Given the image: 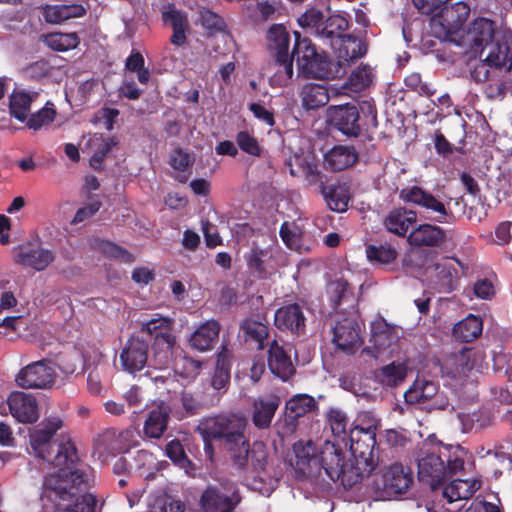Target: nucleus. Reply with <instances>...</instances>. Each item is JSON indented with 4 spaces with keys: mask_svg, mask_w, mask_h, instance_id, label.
<instances>
[{
    "mask_svg": "<svg viewBox=\"0 0 512 512\" xmlns=\"http://www.w3.org/2000/svg\"><path fill=\"white\" fill-rule=\"evenodd\" d=\"M91 485L86 469H58L44 477L41 500L50 503L54 512H95L97 498L88 492Z\"/></svg>",
    "mask_w": 512,
    "mask_h": 512,
    "instance_id": "obj_2",
    "label": "nucleus"
},
{
    "mask_svg": "<svg viewBox=\"0 0 512 512\" xmlns=\"http://www.w3.org/2000/svg\"><path fill=\"white\" fill-rule=\"evenodd\" d=\"M359 153L354 146L335 145L324 155V166L331 171H343L354 166Z\"/></svg>",
    "mask_w": 512,
    "mask_h": 512,
    "instance_id": "obj_31",
    "label": "nucleus"
},
{
    "mask_svg": "<svg viewBox=\"0 0 512 512\" xmlns=\"http://www.w3.org/2000/svg\"><path fill=\"white\" fill-rule=\"evenodd\" d=\"M425 273L428 286L438 293H451L459 285L458 270L448 261L428 266Z\"/></svg>",
    "mask_w": 512,
    "mask_h": 512,
    "instance_id": "obj_20",
    "label": "nucleus"
},
{
    "mask_svg": "<svg viewBox=\"0 0 512 512\" xmlns=\"http://www.w3.org/2000/svg\"><path fill=\"white\" fill-rule=\"evenodd\" d=\"M173 324L172 318L160 314H155L141 324L140 332L148 336L149 342L152 341L149 366L154 369L168 368L173 360V348L176 344Z\"/></svg>",
    "mask_w": 512,
    "mask_h": 512,
    "instance_id": "obj_5",
    "label": "nucleus"
},
{
    "mask_svg": "<svg viewBox=\"0 0 512 512\" xmlns=\"http://www.w3.org/2000/svg\"><path fill=\"white\" fill-rule=\"evenodd\" d=\"M300 177H303L309 185H315L321 182L322 174L313 157L310 158L309 162L304 167Z\"/></svg>",
    "mask_w": 512,
    "mask_h": 512,
    "instance_id": "obj_64",
    "label": "nucleus"
},
{
    "mask_svg": "<svg viewBox=\"0 0 512 512\" xmlns=\"http://www.w3.org/2000/svg\"><path fill=\"white\" fill-rule=\"evenodd\" d=\"M318 409L314 397L308 394H297L285 403V420L289 425H295L297 420Z\"/></svg>",
    "mask_w": 512,
    "mask_h": 512,
    "instance_id": "obj_33",
    "label": "nucleus"
},
{
    "mask_svg": "<svg viewBox=\"0 0 512 512\" xmlns=\"http://www.w3.org/2000/svg\"><path fill=\"white\" fill-rule=\"evenodd\" d=\"M103 252L108 257L120 260L124 263L134 262V256L128 250L113 242H105L103 245Z\"/></svg>",
    "mask_w": 512,
    "mask_h": 512,
    "instance_id": "obj_61",
    "label": "nucleus"
},
{
    "mask_svg": "<svg viewBox=\"0 0 512 512\" xmlns=\"http://www.w3.org/2000/svg\"><path fill=\"white\" fill-rule=\"evenodd\" d=\"M235 141L239 149L244 153L254 157L261 156L262 148L257 138L248 131H239L235 136Z\"/></svg>",
    "mask_w": 512,
    "mask_h": 512,
    "instance_id": "obj_55",
    "label": "nucleus"
},
{
    "mask_svg": "<svg viewBox=\"0 0 512 512\" xmlns=\"http://www.w3.org/2000/svg\"><path fill=\"white\" fill-rule=\"evenodd\" d=\"M383 489L388 494H404L414 482L410 467L401 463L387 466L382 473Z\"/></svg>",
    "mask_w": 512,
    "mask_h": 512,
    "instance_id": "obj_23",
    "label": "nucleus"
},
{
    "mask_svg": "<svg viewBox=\"0 0 512 512\" xmlns=\"http://www.w3.org/2000/svg\"><path fill=\"white\" fill-rule=\"evenodd\" d=\"M348 28L349 20L345 16L333 14L326 19L323 18L318 37L323 40H328L331 45L334 40L345 35Z\"/></svg>",
    "mask_w": 512,
    "mask_h": 512,
    "instance_id": "obj_41",
    "label": "nucleus"
},
{
    "mask_svg": "<svg viewBox=\"0 0 512 512\" xmlns=\"http://www.w3.org/2000/svg\"><path fill=\"white\" fill-rule=\"evenodd\" d=\"M321 193L332 211L344 212L348 208L349 195L346 188L340 185H324L321 183Z\"/></svg>",
    "mask_w": 512,
    "mask_h": 512,
    "instance_id": "obj_43",
    "label": "nucleus"
},
{
    "mask_svg": "<svg viewBox=\"0 0 512 512\" xmlns=\"http://www.w3.org/2000/svg\"><path fill=\"white\" fill-rule=\"evenodd\" d=\"M37 96L36 92L30 93L25 90H14L9 99V112L11 116L24 122L30 112L31 104Z\"/></svg>",
    "mask_w": 512,
    "mask_h": 512,
    "instance_id": "obj_42",
    "label": "nucleus"
},
{
    "mask_svg": "<svg viewBox=\"0 0 512 512\" xmlns=\"http://www.w3.org/2000/svg\"><path fill=\"white\" fill-rule=\"evenodd\" d=\"M184 503L164 494L157 496L150 505V512H184Z\"/></svg>",
    "mask_w": 512,
    "mask_h": 512,
    "instance_id": "obj_56",
    "label": "nucleus"
},
{
    "mask_svg": "<svg viewBox=\"0 0 512 512\" xmlns=\"http://www.w3.org/2000/svg\"><path fill=\"white\" fill-rule=\"evenodd\" d=\"M63 427L59 417L42 421L29 430L30 447L38 458L59 467L72 470L78 467L79 457L74 443L69 439L65 442L53 441L56 432Z\"/></svg>",
    "mask_w": 512,
    "mask_h": 512,
    "instance_id": "obj_4",
    "label": "nucleus"
},
{
    "mask_svg": "<svg viewBox=\"0 0 512 512\" xmlns=\"http://www.w3.org/2000/svg\"><path fill=\"white\" fill-rule=\"evenodd\" d=\"M125 69L136 73L137 79L141 84H147L150 79V71L145 67V59L139 51L132 50L125 61Z\"/></svg>",
    "mask_w": 512,
    "mask_h": 512,
    "instance_id": "obj_47",
    "label": "nucleus"
},
{
    "mask_svg": "<svg viewBox=\"0 0 512 512\" xmlns=\"http://www.w3.org/2000/svg\"><path fill=\"white\" fill-rule=\"evenodd\" d=\"M501 31H495V25L492 20L477 18L469 25L465 41L470 45L473 53H479L481 56L486 48L490 50V45L495 42L496 36Z\"/></svg>",
    "mask_w": 512,
    "mask_h": 512,
    "instance_id": "obj_22",
    "label": "nucleus"
},
{
    "mask_svg": "<svg viewBox=\"0 0 512 512\" xmlns=\"http://www.w3.org/2000/svg\"><path fill=\"white\" fill-rule=\"evenodd\" d=\"M385 442L396 451H401L406 448L411 440L404 430L388 429L385 431Z\"/></svg>",
    "mask_w": 512,
    "mask_h": 512,
    "instance_id": "obj_59",
    "label": "nucleus"
},
{
    "mask_svg": "<svg viewBox=\"0 0 512 512\" xmlns=\"http://www.w3.org/2000/svg\"><path fill=\"white\" fill-rule=\"evenodd\" d=\"M471 457L470 452L460 445H446L435 435H429L416 453L418 479L436 490L453 475L463 472L465 462Z\"/></svg>",
    "mask_w": 512,
    "mask_h": 512,
    "instance_id": "obj_3",
    "label": "nucleus"
},
{
    "mask_svg": "<svg viewBox=\"0 0 512 512\" xmlns=\"http://www.w3.org/2000/svg\"><path fill=\"white\" fill-rule=\"evenodd\" d=\"M483 329L480 317L469 314L466 318L456 323L453 327V337L460 342L469 343L477 339Z\"/></svg>",
    "mask_w": 512,
    "mask_h": 512,
    "instance_id": "obj_40",
    "label": "nucleus"
},
{
    "mask_svg": "<svg viewBox=\"0 0 512 512\" xmlns=\"http://www.w3.org/2000/svg\"><path fill=\"white\" fill-rule=\"evenodd\" d=\"M170 418V409L161 404L152 409L144 422L143 432L145 436L153 439H159L167 429Z\"/></svg>",
    "mask_w": 512,
    "mask_h": 512,
    "instance_id": "obj_36",
    "label": "nucleus"
},
{
    "mask_svg": "<svg viewBox=\"0 0 512 512\" xmlns=\"http://www.w3.org/2000/svg\"><path fill=\"white\" fill-rule=\"evenodd\" d=\"M366 255L371 262L389 264L397 258V251L389 244L368 245Z\"/></svg>",
    "mask_w": 512,
    "mask_h": 512,
    "instance_id": "obj_49",
    "label": "nucleus"
},
{
    "mask_svg": "<svg viewBox=\"0 0 512 512\" xmlns=\"http://www.w3.org/2000/svg\"><path fill=\"white\" fill-rule=\"evenodd\" d=\"M281 403V397L275 393L265 394L254 399L251 410L253 425L260 430L268 429Z\"/></svg>",
    "mask_w": 512,
    "mask_h": 512,
    "instance_id": "obj_24",
    "label": "nucleus"
},
{
    "mask_svg": "<svg viewBox=\"0 0 512 512\" xmlns=\"http://www.w3.org/2000/svg\"><path fill=\"white\" fill-rule=\"evenodd\" d=\"M469 14L470 7L465 2L444 5L440 12L430 19L431 35L441 41H453V37L462 30Z\"/></svg>",
    "mask_w": 512,
    "mask_h": 512,
    "instance_id": "obj_9",
    "label": "nucleus"
},
{
    "mask_svg": "<svg viewBox=\"0 0 512 512\" xmlns=\"http://www.w3.org/2000/svg\"><path fill=\"white\" fill-rule=\"evenodd\" d=\"M329 299L333 309H338L341 304L348 301L352 297V293H349V284L346 280L339 279L331 282L328 286ZM351 301L353 299H350Z\"/></svg>",
    "mask_w": 512,
    "mask_h": 512,
    "instance_id": "obj_50",
    "label": "nucleus"
},
{
    "mask_svg": "<svg viewBox=\"0 0 512 512\" xmlns=\"http://www.w3.org/2000/svg\"><path fill=\"white\" fill-rule=\"evenodd\" d=\"M169 164L172 168L180 174H178L175 179L180 183H186L188 181L189 175L184 174L186 170L193 164V160L188 153H186L182 148H176L173 150Z\"/></svg>",
    "mask_w": 512,
    "mask_h": 512,
    "instance_id": "obj_48",
    "label": "nucleus"
},
{
    "mask_svg": "<svg viewBox=\"0 0 512 512\" xmlns=\"http://www.w3.org/2000/svg\"><path fill=\"white\" fill-rule=\"evenodd\" d=\"M318 450L319 447L312 440H299L294 443L295 472L298 478L319 476Z\"/></svg>",
    "mask_w": 512,
    "mask_h": 512,
    "instance_id": "obj_21",
    "label": "nucleus"
},
{
    "mask_svg": "<svg viewBox=\"0 0 512 512\" xmlns=\"http://www.w3.org/2000/svg\"><path fill=\"white\" fill-rule=\"evenodd\" d=\"M408 368L404 362H391L381 368V380L385 385L397 386L407 376Z\"/></svg>",
    "mask_w": 512,
    "mask_h": 512,
    "instance_id": "obj_46",
    "label": "nucleus"
},
{
    "mask_svg": "<svg viewBox=\"0 0 512 512\" xmlns=\"http://www.w3.org/2000/svg\"><path fill=\"white\" fill-rule=\"evenodd\" d=\"M318 463L319 476L323 470L332 481H339L346 489L360 483L350 460L345 457V451L335 442L327 440L319 446Z\"/></svg>",
    "mask_w": 512,
    "mask_h": 512,
    "instance_id": "obj_8",
    "label": "nucleus"
},
{
    "mask_svg": "<svg viewBox=\"0 0 512 512\" xmlns=\"http://www.w3.org/2000/svg\"><path fill=\"white\" fill-rule=\"evenodd\" d=\"M101 206H102V203L100 201L96 200V201H93V202L79 208L76 211V213L70 223L72 225H77L79 223L84 222L85 220L94 216L100 210Z\"/></svg>",
    "mask_w": 512,
    "mask_h": 512,
    "instance_id": "obj_63",
    "label": "nucleus"
},
{
    "mask_svg": "<svg viewBox=\"0 0 512 512\" xmlns=\"http://www.w3.org/2000/svg\"><path fill=\"white\" fill-rule=\"evenodd\" d=\"M240 330L245 342L254 343L258 350L265 348L269 329L264 322L249 317L241 322Z\"/></svg>",
    "mask_w": 512,
    "mask_h": 512,
    "instance_id": "obj_38",
    "label": "nucleus"
},
{
    "mask_svg": "<svg viewBox=\"0 0 512 512\" xmlns=\"http://www.w3.org/2000/svg\"><path fill=\"white\" fill-rule=\"evenodd\" d=\"M220 333V324L216 320H208L191 335V347L201 352L211 350L217 343Z\"/></svg>",
    "mask_w": 512,
    "mask_h": 512,
    "instance_id": "obj_35",
    "label": "nucleus"
},
{
    "mask_svg": "<svg viewBox=\"0 0 512 512\" xmlns=\"http://www.w3.org/2000/svg\"><path fill=\"white\" fill-rule=\"evenodd\" d=\"M478 479H455L443 489V496L449 503L470 499L481 487Z\"/></svg>",
    "mask_w": 512,
    "mask_h": 512,
    "instance_id": "obj_37",
    "label": "nucleus"
},
{
    "mask_svg": "<svg viewBox=\"0 0 512 512\" xmlns=\"http://www.w3.org/2000/svg\"><path fill=\"white\" fill-rule=\"evenodd\" d=\"M86 8L79 3L46 5L43 8V17L47 23L61 24L72 18L83 17Z\"/></svg>",
    "mask_w": 512,
    "mask_h": 512,
    "instance_id": "obj_34",
    "label": "nucleus"
},
{
    "mask_svg": "<svg viewBox=\"0 0 512 512\" xmlns=\"http://www.w3.org/2000/svg\"><path fill=\"white\" fill-rule=\"evenodd\" d=\"M271 257L269 250L253 247L246 258L247 266L259 278H265L267 275L266 263Z\"/></svg>",
    "mask_w": 512,
    "mask_h": 512,
    "instance_id": "obj_45",
    "label": "nucleus"
},
{
    "mask_svg": "<svg viewBox=\"0 0 512 512\" xmlns=\"http://www.w3.org/2000/svg\"><path fill=\"white\" fill-rule=\"evenodd\" d=\"M55 376L54 369L41 360L22 368L16 375L15 381L24 389H46L54 384Z\"/></svg>",
    "mask_w": 512,
    "mask_h": 512,
    "instance_id": "obj_18",
    "label": "nucleus"
},
{
    "mask_svg": "<svg viewBox=\"0 0 512 512\" xmlns=\"http://www.w3.org/2000/svg\"><path fill=\"white\" fill-rule=\"evenodd\" d=\"M132 437L129 430L107 428L93 438V455L104 463L110 456L127 452L132 446Z\"/></svg>",
    "mask_w": 512,
    "mask_h": 512,
    "instance_id": "obj_13",
    "label": "nucleus"
},
{
    "mask_svg": "<svg viewBox=\"0 0 512 512\" xmlns=\"http://www.w3.org/2000/svg\"><path fill=\"white\" fill-rule=\"evenodd\" d=\"M404 397L409 404H423L429 412L445 410L449 406V399L443 391H439L438 384L425 378L417 377Z\"/></svg>",
    "mask_w": 512,
    "mask_h": 512,
    "instance_id": "obj_11",
    "label": "nucleus"
},
{
    "mask_svg": "<svg viewBox=\"0 0 512 512\" xmlns=\"http://www.w3.org/2000/svg\"><path fill=\"white\" fill-rule=\"evenodd\" d=\"M399 198L408 204L418 206L433 216L428 219L438 223H448V217L452 212L439 198L421 186L413 185L402 188Z\"/></svg>",
    "mask_w": 512,
    "mask_h": 512,
    "instance_id": "obj_10",
    "label": "nucleus"
},
{
    "mask_svg": "<svg viewBox=\"0 0 512 512\" xmlns=\"http://www.w3.org/2000/svg\"><path fill=\"white\" fill-rule=\"evenodd\" d=\"M245 426V421L235 415H219L206 422L204 433L222 441L233 468L252 478L254 490L269 491L279 482L281 471L275 468L264 442L250 444L245 436Z\"/></svg>",
    "mask_w": 512,
    "mask_h": 512,
    "instance_id": "obj_1",
    "label": "nucleus"
},
{
    "mask_svg": "<svg viewBox=\"0 0 512 512\" xmlns=\"http://www.w3.org/2000/svg\"><path fill=\"white\" fill-rule=\"evenodd\" d=\"M293 62L298 73L305 78L330 79L337 74L335 64L325 52H318L316 46L307 37L294 32Z\"/></svg>",
    "mask_w": 512,
    "mask_h": 512,
    "instance_id": "obj_6",
    "label": "nucleus"
},
{
    "mask_svg": "<svg viewBox=\"0 0 512 512\" xmlns=\"http://www.w3.org/2000/svg\"><path fill=\"white\" fill-rule=\"evenodd\" d=\"M55 259L53 251L34 247L32 245H23L19 247L16 255V262L20 265L31 267L36 271L45 270Z\"/></svg>",
    "mask_w": 512,
    "mask_h": 512,
    "instance_id": "obj_29",
    "label": "nucleus"
},
{
    "mask_svg": "<svg viewBox=\"0 0 512 512\" xmlns=\"http://www.w3.org/2000/svg\"><path fill=\"white\" fill-rule=\"evenodd\" d=\"M417 221V213L404 207L394 208L384 220L386 229L400 237H405L409 228Z\"/></svg>",
    "mask_w": 512,
    "mask_h": 512,
    "instance_id": "obj_32",
    "label": "nucleus"
},
{
    "mask_svg": "<svg viewBox=\"0 0 512 512\" xmlns=\"http://www.w3.org/2000/svg\"><path fill=\"white\" fill-rule=\"evenodd\" d=\"M51 65L47 60H37L24 68V74L30 79H41L51 72Z\"/></svg>",
    "mask_w": 512,
    "mask_h": 512,
    "instance_id": "obj_60",
    "label": "nucleus"
},
{
    "mask_svg": "<svg viewBox=\"0 0 512 512\" xmlns=\"http://www.w3.org/2000/svg\"><path fill=\"white\" fill-rule=\"evenodd\" d=\"M149 349V340L138 335L129 337L119 354L122 370L130 374L141 371L150 362Z\"/></svg>",
    "mask_w": 512,
    "mask_h": 512,
    "instance_id": "obj_17",
    "label": "nucleus"
},
{
    "mask_svg": "<svg viewBox=\"0 0 512 512\" xmlns=\"http://www.w3.org/2000/svg\"><path fill=\"white\" fill-rule=\"evenodd\" d=\"M323 18V13L320 10L316 8H310L299 17L298 23L303 28L314 30L315 35L318 36L320 31V24H322Z\"/></svg>",
    "mask_w": 512,
    "mask_h": 512,
    "instance_id": "obj_58",
    "label": "nucleus"
},
{
    "mask_svg": "<svg viewBox=\"0 0 512 512\" xmlns=\"http://www.w3.org/2000/svg\"><path fill=\"white\" fill-rule=\"evenodd\" d=\"M310 156L301 154H294L287 158L285 166L289 169V172L294 177H300L303 173V169L310 160Z\"/></svg>",
    "mask_w": 512,
    "mask_h": 512,
    "instance_id": "obj_62",
    "label": "nucleus"
},
{
    "mask_svg": "<svg viewBox=\"0 0 512 512\" xmlns=\"http://www.w3.org/2000/svg\"><path fill=\"white\" fill-rule=\"evenodd\" d=\"M446 241V230L438 225L430 223L419 224L407 237L409 245L417 248H438Z\"/></svg>",
    "mask_w": 512,
    "mask_h": 512,
    "instance_id": "obj_27",
    "label": "nucleus"
},
{
    "mask_svg": "<svg viewBox=\"0 0 512 512\" xmlns=\"http://www.w3.org/2000/svg\"><path fill=\"white\" fill-rule=\"evenodd\" d=\"M268 367L270 371L283 381L289 380L295 374V367L290 356L273 340L268 349Z\"/></svg>",
    "mask_w": 512,
    "mask_h": 512,
    "instance_id": "obj_30",
    "label": "nucleus"
},
{
    "mask_svg": "<svg viewBox=\"0 0 512 512\" xmlns=\"http://www.w3.org/2000/svg\"><path fill=\"white\" fill-rule=\"evenodd\" d=\"M332 343L347 355L354 354L363 344L362 327L354 316H342L331 328Z\"/></svg>",
    "mask_w": 512,
    "mask_h": 512,
    "instance_id": "obj_14",
    "label": "nucleus"
},
{
    "mask_svg": "<svg viewBox=\"0 0 512 512\" xmlns=\"http://www.w3.org/2000/svg\"><path fill=\"white\" fill-rule=\"evenodd\" d=\"M241 501L236 486L207 487L201 495L200 504L204 512H234Z\"/></svg>",
    "mask_w": 512,
    "mask_h": 512,
    "instance_id": "obj_16",
    "label": "nucleus"
},
{
    "mask_svg": "<svg viewBox=\"0 0 512 512\" xmlns=\"http://www.w3.org/2000/svg\"><path fill=\"white\" fill-rule=\"evenodd\" d=\"M327 122L330 127L348 138H357L362 132L359 108L353 103L330 106L327 110Z\"/></svg>",
    "mask_w": 512,
    "mask_h": 512,
    "instance_id": "obj_15",
    "label": "nucleus"
},
{
    "mask_svg": "<svg viewBox=\"0 0 512 512\" xmlns=\"http://www.w3.org/2000/svg\"><path fill=\"white\" fill-rule=\"evenodd\" d=\"M44 42L54 51L65 52L77 48L80 38L76 32H53L45 35Z\"/></svg>",
    "mask_w": 512,
    "mask_h": 512,
    "instance_id": "obj_44",
    "label": "nucleus"
},
{
    "mask_svg": "<svg viewBox=\"0 0 512 512\" xmlns=\"http://www.w3.org/2000/svg\"><path fill=\"white\" fill-rule=\"evenodd\" d=\"M55 116L56 110L53 107L49 108L45 106L36 113L31 114L30 117L26 119V125L29 129L36 131L43 126L51 124L54 121Z\"/></svg>",
    "mask_w": 512,
    "mask_h": 512,
    "instance_id": "obj_57",
    "label": "nucleus"
},
{
    "mask_svg": "<svg viewBox=\"0 0 512 512\" xmlns=\"http://www.w3.org/2000/svg\"><path fill=\"white\" fill-rule=\"evenodd\" d=\"M161 20L172 29L169 41L173 46L183 47L187 44L191 26L186 11L177 8L174 3H167L161 8Z\"/></svg>",
    "mask_w": 512,
    "mask_h": 512,
    "instance_id": "obj_19",
    "label": "nucleus"
},
{
    "mask_svg": "<svg viewBox=\"0 0 512 512\" xmlns=\"http://www.w3.org/2000/svg\"><path fill=\"white\" fill-rule=\"evenodd\" d=\"M327 419L333 435L344 440L349 424L347 415L340 409L332 408L327 414Z\"/></svg>",
    "mask_w": 512,
    "mask_h": 512,
    "instance_id": "obj_52",
    "label": "nucleus"
},
{
    "mask_svg": "<svg viewBox=\"0 0 512 512\" xmlns=\"http://www.w3.org/2000/svg\"><path fill=\"white\" fill-rule=\"evenodd\" d=\"M373 78L372 68L369 65H360L350 74L348 83L354 91H361L372 83Z\"/></svg>",
    "mask_w": 512,
    "mask_h": 512,
    "instance_id": "obj_53",
    "label": "nucleus"
},
{
    "mask_svg": "<svg viewBox=\"0 0 512 512\" xmlns=\"http://www.w3.org/2000/svg\"><path fill=\"white\" fill-rule=\"evenodd\" d=\"M331 47L338 59L339 66L349 65L367 53L366 44L350 34H345L334 40Z\"/></svg>",
    "mask_w": 512,
    "mask_h": 512,
    "instance_id": "obj_28",
    "label": "nucleus"
},
{
    "mask_svg": "<svg viewBox=\"0 0 512 512\" xmlns=\"http://www.w3.org/2000/svg\"><path fill=\"white\" fill-rule=\"evenodd\" d=\"M11 415L22 423H34L39 418L36 398L28 393L12 392L7 400Z\"/></svg>",
    "mask_w": 512,
    "mask_h": 512,
    "instance_id": "obj_25",
    "label": "nucleus"
},
{
    "mask_svg": "<svg viewBox=\"0 0 512 512\" xmlns=\"http://www.w3.org/2000/svg\"><path fill=\"white\" fill-rule=\"evenodd\" d=\"M372 340L378 350H385L389 347L394 336L386 322L373 323L371 326Z\"/></svg>",
    "mask_w": 512,
    "mask_h": 512,
    "instance_id": "obj_54",
    "label": "nucleus"
},
{
    "mask_svg": "<svg viewBox=\"0 0 512 512\" xmlns=\"http://www.w3.org/2000/svg\"><path fill=\"white\" fill-rule=\"evenodd\" d=\"M267 48L276 65L282 68L287 78L291 79L293 70V49L290 48V35L282 24L272 25L267 32Z\"/></svg>",
    "mask_w": 512,
    "mask_h": 512,
    "instance_id": "obj_12",
    "label": "nucleus"
},
{
    "mask_svg": "<svg viewBox=\"0 0 512 512\" xmlns=\"http://www.w3.org/2000/svg\"><path fill=\"white\" fill-rule=\"evenodd\" d=\"M165 454L175 465L181 468L187 469L192 466V462L188 458L184 446L178 439H173L166 444Z\"/></svg>",
    "mask_w": 512,
    "mask_h": 512,
    "instance_id": "obj_51",
    "label": "nucleus"
},
{
    "mask_svg": "<svg viewBox=\"0 0 512 512\" xmlns=\"http://www.w3.org/2000/svg\"><path fill=\"white\" fill-rule=\"evenodd\" d=\"M274 324L281 331L299 335L305 331L306 317L297 303L283 305L275 311Z\"/></svg>",
    "mask_w": 512,
    "mask_h": 512,
    "instance_id": "obj_26",
    "label": "nucleus"
},
{
    "mask_svg": "<svg viewBox=\"0 0 512 512\" xmlns=\"http://www.w3.org/2000/svg\"><path fill=\"white\" fill-rule=\"evenodd\" d=\"M376 430L377 427L374 424L367 427L355 425L348 434L352 456L349 460L354 471L358 474L359 482L364 477L370 476L377 465L374 458V448L377 443Z\"/></svg>",
    "mask_w": 512,
    "mask_h": 512,
    "instance_id": "obj_7",
    "label": "nucleus"
},
{
    "mask_svg": "<svg viewBox=\"0 0 512 512\" xmlns=\"http://www.w3.org/2000/svg\"><path fill=\"white\" fill-rule=\"evenodd\" d=\"M300 97L306 110H316L328 103V88L324 84L308 83L302 87Z\"/></svg>",
    "mask_w": 512,
    "mask_h": 512,
    "instance_id": "obj_39",
    "label": "nucleus"
}]
</instances>
